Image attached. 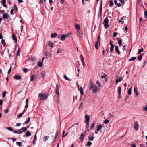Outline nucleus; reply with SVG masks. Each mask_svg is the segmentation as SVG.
<instances>
[{
    "label": "nucleus",
    "instance_id": "obj_35",
    "mask_svg": "<svg viewBox=\"0 0 147 147\" xmlns=\"http://www.w3.org/2000/svg\"><path fill=\"white\" fill-rule=\"evenodd\" d=\"M102 126L101 125H99L97 127V130L99 131H100L102 128Z\"/></svg>",
    "mask_w": 147,
    "mask_h": 147
},
{
    "label": "nucleus",
    "instance_id": "obj_8",
    "mask_svg": "<svg viewBox=\"0 0 147 147\" xmlns=\"http://www.w3.org/2000/svg\"><path fill=\"white\" fill-rule=\"evenodd\" d=\"M56 94L57 96V97L59 98V86L58 85H56Z\"/></svg>",
    "mask_w": 147,
    "mask_h": 147
},
{
    "label": "nucleus",
    "instance_id": "obj_38",
    "mask_svg": "<svg viewBox=\"0 0 147 147\" xmlns=\"http://www.w3.org/2000/svg\"><path fill=\"white\" fill-rule=\"evenodd\" d=\"M144 51V49L142 47H141L140 49H139L138 50V54H140L142 52H143Z\"/></svg>",
    "mask_w": 147,
    "mask_h": 147
},
{
    "label": "nucleus",
    "instance_id": "obj_3",
    "mask_svg": "<svg viewBox=\"0 0 147 147\" xmlns=\"http://www.w3.org/2000/svg\"><path fill=\"white\" fill-rule=\"evenodd\" d=\"M104 26L105 27V29L109 27V20L108 19V17H107L104 20Z\"/></svg>",
    "mask_w": 147,
    "mask_h": 147
},
{
    "label": "nucleus",
    "instance_id": "obj_5",
    "mask_svg": "<svg viewBox=\"0 0 147 147\" xmlns=\"http://www.w3.org/2000/svg\"><path fill=\"white\" fill-rule=\"evenodd\" d=\"M133 127L134 129H136L137 131H138V130L139 125L137 121H136L134 123Z\"/></svg>",
    "mask_w": 147,
    "mask_h": 147
},
{
    "label": "nucleus",
    "instance_id": "obj_53",
    "mask_svg": "<svg viewBox=\"0 0 147 147\" xmlns=\"http://www.w3.org/2000/svg\"><path fill=\"white\" fill-rule=\"evenodd\" d=\"M7 129H8L9 131H13V128L11 127H7Z\"/></svg>",
    "mask_w": 147,
    "mask_h": 147
},
{
    "label": "nucleus",
    "instance_id": "obj_24",
    "mask_svg": "<svg viewBox=\"0 0 147 147\" xmlns=\"http://www.w3.org/2000/svg\"><path fill=\"white\" fill-rule=\"evenodd\" d=\"M122 80V78L120 77L118 79H116L115 80L116 83L117 84L118 82H121Z\"/></svg>",
    "mask_w": 147,
    "mask_h": 147
},
{
    "label": "nucleus",
    "instance_id": "obj_55",
    "mask_svg": "<svg viewBox=\"0 0 147 147\" xmlns=\"http://www.w3.org/2000/svg\"><path fill=\"white\" fill-rule=\"evenodd\" d=\"M118 44L120 45H122V40L121 39L119 40V41H118Z\"/></svg>",
    "mask_w": 147,
    "mask_h": 147
},
{
    "label": "nucleus",
    "instance_id": "obj_61",
    "mask_svg": "<svg viewBox=\"0 0 147 147\" xmlns=\"http://www.w3.org/2000/svg\"><path fill=\"white\" fill-rule=\"evenodd\" d=\"M23 133V131H22V130H21V129L20 130H19L18 131V133L19 134L22 133Z\"/></svg>",
    "mask_w": 147,
    "mask_h": 147
},
{
    "label": "nucleus",
    "instance_id": "obj_52",
    "mask_svg": "<svg viewBox=\"0 0 147 147\" xmlns=\"http://www.w3.org/2000/svg\"><path fill=\"white\" fill-rule=\"evenodd\" d=\"M21 130L22 131L24 132L27 130V128L26 127H23L21 128Z\"/></svg>",
    "mask_w": 147,
    "mask_h": 147
},
{
    "label": "nucleus",
    "instance_id": "obj_26",
    "mask_svg": "<svg viewBox=\"0 0 147 147\" xmlns=\"http://www.w3.org/2000/svg\"><path fill=\"white\" fill-rule=\"evenodd\" d=\"M136 59V57H131L129 60V61H132L135 60Z\"/></svg>",
    "mask_w": 147,
    "mask_h": 147
},
{
    "label": "nucleus",
    "instance_id": "obj_30",
    "mask_svg": "<svg viewBox=\"0 0 147 147\" xmlns=\"http://www.w3.org/2000/svg\"><path fill=\"white\" fill-rule=\"evenodd\" d=\"M78 124V123H76L75 124L71 126L68 129V130H69L71 129L73 127H74L75 126V125H77Z\"/></svg>",
    "mask_w": 147,
    "mask_h": 147
},
{
    "label": "nucleus",
    "instance_id": "obj_10",
    "mask_svg": "<svg viewBox=\"0 0 147 147\" xmlns=\"http://www.w3.org/2000/svg\"><path fill=\"white\" fill-rule=\"evenodd\" d=\"M110 45L111 46L110 52H112V51L113 50L114 46L112 43V41L111 40L110 42Z\"/></svg>",
    "mask_w": 147,
    "mask_h": 147
},
{
    "label": "nucleus",
    "instance_id": "obj_15",
    "mask_svg": "<svg viewBox=\"0 0 147 147\" xmlns=\"http://www.w3.org/2000/svg\"><path fill=\"white\" fill-rule=\"evenodd\" d=\"M75 25V28L76 29L78 30V31L80 30V25L79 24H76Z\"/></svg>",
    "mask_w": 147,
    "mask_h": 147
},
{
    "label": "nucleus",
    "instance_id": "obj_1",
    "mask_svg": "<svg viewBox=\"0 0 147 147\" xmlns=\"http://www.w3.org/2000/svg\"><path fill=\"white\" fill-rule=\"evenodd\" d=\"M49 96V95L48 94L39 93L38 95V98L40 99L38 100V101L40 103L46 100Z\"/></svg>",
    "mask_w": 147,
    "mask_h": 147
},
{
    "label": "nucleus",
    "instance_id": "obj_37",
    "mask_svg": "<svg viewBox=\"0 0 147 147\" xmlns=\"http://www.w3.org/2000/svg\"><path fill=\"white\" fill-rule=\"evenodd\" d=\"M20 48H19L16 54L17 56H20Z\"/></svg>",
    "mask_w": 147,
    "mask_h": 147
},
{
    "label": "nucleus",
    "instance_id": "obj_46",
    "mask_svg": "<svg viewBox=\"0 0 147 147\" xmlns=\"http://www.w3.org/2000/svg\"><path fill=\"white\" fill-rule=\"evenodd\" d=\"M31 134V133L29 131H28V132H26V135L27 136H30Z\"/></svg>",
    "mask_w": 147,
    "mask_h": 147
},
{
    "label": "nucleus",
    "instance_id": "obj_51",
    "mask_svg": "<svg viewBox=\"0 0 147 147\" xmlns=\"http://www.w3.org/2000/svg\"><path fill=\"white\" fill-rule=\"evenodd\" d=\"M45 71H42L41 73V75L43 77H44L45 76Z\"/></svg>",
    "mask_w": 147,
    "mask_h": 147
},
{
    "label": "nucleus",
    "instance_id": "obj_39",
    "mask_svg": "<svg viewBox=\"0 0 147 147\" xmlns=\"http://www.w3.org/2000/svg\"><path fill=\"white\" fill-rule=\"evenodd\" d=\"M58 134H59V131H58V130H57L56 131L55 135L54 137V139H55L57 138L58 135Z\"/></svg>",
    "mask_w": 147,
    "mask_h": 147
},
{
    "label": "nucleus",
    "instance_id": "obj_19",
    "mask_svg": "<svg viewBox=\"0 0 147 147\" xmlns=\"http://www.w3.org/2000/svg\"><path fill=\"white\" fill-rule=\"evenodd\" d=\"M95 137L94 136H89L88 137V140L89 141H92L94 139V138Z\"/></svg>",
    "mask_w": 147,
    "mask_h": 147
},
{
    "label": "nucleus",
    "instance_id": "obj_28",
    "mask_svg": "<svg viewBox=\"0 0 147 147\" xmlns=\"http://www.w3.org/2000/svg\"><path fill=\"white\" fill-rule=\"evenodd\" d=\"M64 78L66 80L71 81V80L67 77L66 75H65L64 76Z\"/></svg>",
    "mask_w": 147,
    "mask_h": 147
},
{
    "label": "nucleus",
    "instance_id": "obj_25",
    "mask_svg": "<svg viewBox=\"0 0 147 147\" xmlns=\"http://www.w3.org/2000/svg\"><path fill=\"white\" fill-rule=\"evenodd\" d=\"M57 34L56 33H53L51 34V37L52 38L55 37L57 36Z\"/></svg>",
    "mask_w": 147,
    "mask_h": 147
},
{
    "label": "nucleus",
    "instance_id": "obj_50",
    "mask_svg": "<svg viewBox=\"0 0 147 147\" xmlns=\"http://www.w3.org/2000/svg\"><path fill=\"white\" fill-rule=\"evenodd\" d=\"M109 121L107 120V119H106L104 121V123L105 124H107L109 123Z\"/></svg>",
    "mask_w": 147,
    "mask_h": 147
},
{
    "label": "nucleus",
    "instance_id": "obj_44",
    "mask_svg": "<svg viewBox=\"0 0 147 147\" xmlns=\"http://www.w3.org/2000/svg\"><path fill=\"white\" fill-rule=\"evenodd\" d=\"M142 55H139L138 57V60L139 61H140L142 59Z\"/></svg>",
    "mask_w": 147,
    "mask_h": 147
},
{
    "label": "nucleus",
    "instance_id": "obj_47",
    "mask_svg": "<svg viewBox=\"0 0 147 147\" xmlns=\"http://www.w3.org/2000/svg\"><path fill=\"white\" fill-rule=\"evenodd\" d=\"M35 77V75H33L31 76L30 77V78H31V81H33L34 80V78Z\"/></svg>",
    "mask_w": 147,
    "mask_h": 147
},
{
    "label": "nucleus",
    "instance_id": "obj_18",
    "mask_svg": "<svg viewBox=\"0 0 147 147\" xmlns=\"http://www.w3.org/2000/svg\"><path fill=\"white\" fill-rule=\"evenodd\" d=\"M14 79L16 80H20L21 79L22 77L20 76L17 75L14 76Z\"/></svg>",
    "mask_w": 147,
    "mask_h": 147
},
{
    "label": "nucleus",
    "instance_id": "obj_56",
    "mask_svg": "<svg viewBox=\"0 0 147 147\" xmlns=\"http://www.w3.org/2000/svg\"><path fill=\"white\" fill-rule=\"evenodd\" d=\"M6 92L3 91L2 93V96L3 97H4L6 96Z\"/></svg>",
    "mask_w": 147,
    "mask_h": 147
},
{
    "label": "nucleus",
    "instance_id": "obj_40",
    "mask_svg": "<svg viewBox=\"0 0 147 147\" xmlns=\"http://www.w3.org/2000/svg\"><path fill=\"white\" fill-rule=\"evenodd\" d=\"M96 84L100 88L101 87V85L100 84V82L98 81H97L96 82Z\"/></svg>",
    "mask_w": 147,
    "mask_h": 147
},
{
    "label": "nucleus",
    "instance_id": "obj_17",
    "mask_svg": "<svg viewBox=\"0 0 147 147\" xmlns=\"http://www.w3.org/2000/svg\"><path fill=\"white\" fill-rule=\"evenodd\" d=\"M90 115H86L85 116V120L86 122L89 121Z\"/></svg>",
    "mask_w": 147,
    "mask_h": 147
},
{
    "label": "nucleus",
    "instance_id": "obj_33",
    "mask_svg": "<svg viewBox=\"0 0 147 147\" xmlns=\"http://www.w3.org/2000/svg\"><path fill=\"white\" fill-rule=\"evenodd\" d=\"M49 138V136H44L43 138V140L44 141H46L47 140H48V138Z\"/></svg>",
    "mask_w": 147,
    "mask_h": 147
},
{
    "label": "nucleus",
    "instance_id": "obj_36",
    "mask_svg": "<svg viewBox=\"0 0 147 147\" xmlns=\"http://www.w3.org/2000/svg\"><path fill=\"white\" fill-rule=\"evenodd\" d=\"M131 92H132V88H129V90H128V94L129 95H131Z\"/></svg>",
    "mask_w": 147,
    "mask_h": 147
},
{
    "label": "nucleus",
    "instance_id": "obj_20",
    "mask_svg": "<svg viewBox=\"0 0 147 147\" xmlns=\"http://www.w3.org/2000/svg\"><path fill=\"white\" fill-rule=\"evenodd\" d=\"M66 37V36L65 35H62L61 36V39L62 41H64L65 40V38Z\"/></svg>",
    "mask_w": 147,
    "mask_h": 147
},
{
    "label": "nucleus",
    "instance_id": "obj_6",
    "mask_svg": "<svg viewBox=\"0 0 147 147\" xmlns=\"http://www.w3.org/2000/svg\"><path fill=\"white\" fill-rule=\"evenodd\" d=\"M44 59L45 57H43L41 60H40V61L37 63V65L39 67H41L42 66Z\"/></svg>",
    "mask_w": 147,
    "mask_h": 147
},
{
    "label": "nucleus",
    "instance_id": "obj_4",
    "mask_svg": "<svg viewBox=\"0 0 147 147\" xmlns=\"http://www.w3.org/2000/svg\"><path fill=\"white\" fill-rule=\"evenodd\" d=\"M134 96L135 98L138 97L139 96V93L137 86H135L134 89Z\"/></svg>",
    "mask_w": 147,
    "mask_h": 147
},
{
    "label": "nucleus",
    "instance_id": "obj_12",
    "mask_svg": "<svg viewBox=\"0 0 147 147\" xmlns=\"http://www.w3.org/2000/svg\"><path fill=\"white\" fill-rule=\"evenodd\" d=\"M9 16L6 13H4L3 15V17L4 19H6L8 18Z\"/></svg>",
    "mask_w": 147,
    "mask_h": 147
},
{
    "label": "nucleus",
    "instance_id": "obj_16",
    "mask_svg": "<svg viewBox=\"0 0 147 147\" xmlns=\"http://www.w3.org/2000/svg\"><path fill=\"white\" fill-rule=\"evenodd\" d=\"M78 89L79 90H80L81 94L82 95H83L84 93L82 87H81L80 88L79 87L78 88Z\"/></svg>",
    "mask_w": 147,
    "mask_h": 147
},
{
    "label": "nucleus",
    "instance_id": "obj_7",
    "mask_svg": "<svg viewBox=\"0 0 147 147\" xmlns=\"http://www.w3.org/2000/svg\"><path fill=\"white\" fill-rule=\"evenodd\" d=\"M45 54L46 56V59H48L50 58L52 56V54L51 53L49 52H45Z\"/></svg>",
    "mask_w": 147,
    "mask_h": 147
},
{
    "label": "nucleus",
    "instance_id": "obj_57",
    "mask_svg": "<svg viewBox=\"0 0 147 147\" xmlns=\"http://www.w3.org/2000/svg\"><path fill=\"white\" fill-rule=\"evenodd\" d=\"M95 126V123H92L90 126V128L92 129H93Z\"/></svg>",
    "mask_w": 147,
    "mask_h": 147
},
{
    "label": "nucleus",
    "instance_id": "obj_41",
    "mask_svg": "<svg viewBox=\"0 0 147 147\" xmlns=\"http://www.w3.org/2000/svg\"><path fill=\"white\" fill-rule=\"evenodd\" d=\"M30 117H29L28 118V119L26 121V122L25 123V124H28L30 121Z\"/></svg>",
    "mask_w": 147,
    "mask_h": 147
},
{
    "label": "nucleus",
    "instance_id": "obj_49",
    "mask_svg": "<svg viewBox=\"0 0 147 147\" xmlns=\"http://www.w3.org/2000/svg\"><path fill=\"white\" fill-rule=\"evenodd\" d=\"M75 129L74 128H73L71 130V133L72 134H75Z\"/></svg>",
    "mask_w": 147,
    "mask_h": 147
},
{
    "label": "nucleus",
    "instance_id": "obj_27",
    "mask_svg": "<svg viewBox=\"0 0 147 147\" xmlns=\"http://www.w3.org/2000/svg\"><path fill=\"white\" fill-rule=\"evenodd\" d=\"M63 51V50L61 48H59L58 49V50L57 52V54H59V53H61Z\"/></svg>",
    "mask_w": 147,
    "mask_h": 147
},
{
    "label": "nucleus",
    "instance_id": "obj_58",
    "mask_svg": "<svg viewBox=\"0 0 147 147\" xmlns=\"http://www.w3.org/2000/svg\"><path fill=\"white\" fill-rule=\"evenodd\" d=\"M23 71L24 72L26 73L28 71V69L26 68H24L23 69Z\"/></svg>",
    "mask_w": 147,
    "mask_h": 147
},
{
    "label": "nucleus",
    "instance_id": "obj_60",
    "mask_svg": "<svg viewBox=\"0 0 147 147\" xmlns=\"http://www.w3.org/2000/svg\"><path fill=\"white\" fill-rule=\"evenodd\" d=\"M13 9L15 11H17L18 10L17 8L16 5H14L13 7Z\"/></svg>",
    "mask_w": 147,
    "mask_h": 147
},
{
    "label": "nucleus",
    "instance_id": "obj_42",
    "mask_svg": "<svg viewBox=\"0 0 147 147\" xmlns=\"http://www.w3.org/2000/svg\"><path fill=\"white\" fill-rule=\"evenodd\" d=\"M109 3H110L109 7H112L113 6V5L114 4L113 2L111 1H110Z\"/></svg>",
    "mask_w": 147,
    "mask_h": 147
},
{
    "label": "nucleus",
    "instance_id": "obj_11",
    "mask_svg": "<svg viewBox=\"0 0 147 147\" xmlns=\"http://www.w3.org/2000/svg\"><path fill=\"white\" fill-rule=\"evenodd\" d=\"M80 57L81 60L82 62L83 66L84 67V65H85V63H84V59L83 58V56L82 55H80Z\"/></svg>",
    "mask_w": 147,
    "mask_h": 147
},
{
    "label": "nucleus",
    "instance_id": "obj_48",
    "mask_svg": "<svg viewBox=\"0 0 147 147\" xmlns=\"http://www.w3.org/2000/svg\"><path fill=\"white\" fill-rule=\"evenodd\" d=\"M16 144L18 146H19L20 147L22 145V143L20 142H16Z\"/></svg>",
    "mask_w": 147,
    "mask_h": 147
},
{
    "label": "nucleus",
    "instance_id": "obj_23",
    "mask_svg": "<svg viewBox=\"0 0 147 147\" xmlns=\"http://www.w3.org/2000/svg\"><path fill=\"white\" fill-rule=\"evenodd\" d=\"M24 112H22L19 115H18L17 116V117L18 118H21L22 116L24 115Z\"/></svg>",
    "mask_w": 147,
    "mask_h": 147
},
{
    "label": "nucleus",
    "instance_id": "obj_9",
    "mask_svg": "<svg viewBox=\"0 0 147 147\" xmlns=\"http://www.w3.org/2000/svg\"><path fill=\"white\" fill-rule=\"evenodd\" d=\"M102 2L101 5L100 6L99 9V16H100V17L101 16L102 14Z\"/></svg>",
    "mask_w": 147,
    "mask_h": 147
},
{
    "label": "nucleus",
    "instance_id": "obj_13",
    "mask_svg": "<svg viewBox=\"0 0 147 147\" xmlns=\"http://www.w3.org/2000/svg\"><path fill=\"white\" fill-rule=\"evenodd\" d=\"M78 34L80 37L81 38L82 36L83 33L82 31L80 30L78 31Z\"/></svg>",
    "mask_w": 147,
    "mask_h": 147
},
{
    "label": "nucleus",
    "instance_id": "obj_64",
    "mask_svg": "<svg viewBox=\"0 0 147 147\" xmlns=\"http://www.w3.org/2000/svg\"><path fill=\"white\" fill-rule=\"evenodd\" d=\"M117 33L116 32H114L113 34V36L115 37L117 36Z\"/></svg>",
    "mask_w": 147,
    "mask_h": 147
},
{
    "label": "nucleus",
    "instance_id": "obj_32",
    "mask_svg": "<svg viewBox=\"0 0 147 147\" xmlns=\"http://www.w3.org/2000/svg\"><path fill=\"white\" fill-rule=\"evenodd\" d=\"M87 143H88L87 145V144H86V146H90L92 144V142L90 141L88 142H87Z\"/></svg>",
    "mask_w": 147,
    "mask_h": 147
},
{
    "label": "nucleus",
    "instance_id": "obj_14",
    "mask_svg": "<svg viewBox=\"0 0 147 147\" xmlns=\"http://www.w3.org/2000/svg\"><path fill=\"white\" fill-rule=\"evenodd\" d=\"M36 135H37V132H36V133L34 135V138L33 141V144L34 145H35L36 143V139H37Z\"/></svg>",
    "mask_w": 147,
    "mask_h": 147
},
{
    "label": "nucleus",
    "instance_id": "obj_54",
    "mask_svg": "<svg viewBox=\"0 0 147 147\" xmlns=\"http://www.w3.org/2000/svg\"><path fill=\"white\" fill-rule=\"evenodd\" d=\"M95 47L96 49H98V42H96L95 45Z\"/></svg>",
    "mask_w": 147,
    "mask_h": 147
},
{
    "label": "nucleus",
    "instance_id": "obj_45",
    "mask_svg": "<svg viewBox=\"0 0 147 147\" xmlns=\"http://www.w3.org/2000/svg\"><path fill=\"white\" fill-rule=\"evenodd\" d=\"M1 43L4 46H5L6 45V43L3 39H2L1 40Z\"/></svg>",
    "mask_w": 147,
    "mask_h": 147
},
{
    "label": "nucleus",
    "instance_id": "obj_21",
    "mask_svg": "<svg viewBox=\"0 0 147 147\" xmlns=\"http://www.w3.org/2000/svg\"><path fill=\"white\" fill-rule=\"evenodd\" d=\"M115 50H116V52L118 54H120V51L118 49V47L117 46H115Z\"/></svg>",
    "mask_w": 147,
    "mask_h": 147
},
{
    "label": "nucleus",
    "instance_id": "obj_29",
    "mask_svg": "<svg viewBox=\"0 0 147 147\" xmlns=\"http://www.w3.org/2000/svg\"><path fill=\"white\" fill-rule=\"evenodd\" d=\"M84 134L83 133L81 134L80 137V140H83L84 136Z\"/></svg>",
    "mask_w": 147,
    "mask_h": 147
},
{
    "label": "nucleus",
    "instance_id": "obj_31",
    "mask_svg": "<svg viewBox=\"0 0 147 147\" xmlns=\"http://www.w3.org/2000/svg\"><path fill=\"white\" fill-rule=\"evenodd\" d=\"M118 91L119 94V95H121V88L119 86L118 87Z\"/></svg>",
    "mask_w": 147,
    "mask_h": 147
},
{
    "label": "nucleus",
    "instance_id": "obj_43",
    "mask_svg": "<svg viewBox=\"0 0 147 147\" xmlns=\"http://www.w3.org/2000/svg\"><path fill=\"white\" fill-rule=\"evenodd\" d=\"M83 105V103L82 102L80 105L79 106V107L78 108L79 109H80L82 107Z\"/></svg>",
    "mask_w": 147,
    "mask_h": 147
},
{
    "label": "nucleus",
    "instance_id": "obj_62",
    "mask_svg": "<svg viewBox=\"0 0 147 147\" xmlns=\"http://www.w3.org/2000/svg\"><path fill=\"white\" fill-rule=\"evenodd\" d=\"M89 121L86 122V126L87 127H88L89 125Z\"/></svg>",
    "mask_w": 147,
    "mask_h": 147
},
{
    "label": "nucleus",
    "instance_id": "obj_59",
    "mask_svg": "<svg viewBox=\"0 0 147 147\" xmlns=\"http://www.w3.org/2000/svg\"><path fill=\"white\" fill-rule=\"evenodd\" d=\"M143 109L145 111H147V105H146L143 108Z\"/></svg>",
    "mask_w": 147,
    "mask_h": 147
},
{
    "label": "nucleus",
    "instance_id": "obj_22",
    "mask_svg": "<svg viewBox=\"0 0 147 147\" xmlns=\"http://www.w3.org/2000/svg\"><path fill=\"white\" fill-rule=\"evenodd\" d=\"M54 44L51 42L49 41L48 42V45L51 47V48H53V47Z\"/></svg>",
    "mask_w": 147,
    "mask_h": 147
},
{
    "label": "nucleus",
    "instance_id": "obj_34",
    "mask_svg": "<svg viewBox=\"0 0 147 147\" xmlns=\"http://www.w3.org/2000/svg\"><path fill=\"white\" fill-rule=\"evenodd\" d=\"M12 39L15 40V42H17V40L16 38L15 37V35L14 34H13L12 36Z\"/></svg>",
    "mask_w": 147,
    "mask_h": 147
},
{
    "label": "nucleus",
    "instance_id": "obj_2",
    "mask_svg": "<svg viewBox=\"0 0 147 147\" xmlns=\"http://www.w3.org/2000/svg\"><path fill=\"white\" fill-rule=\"evenodd\" d=\"M100 89V88L98 87L96 85H94L91 81L90 84V86L89 89L92 90V92L93 93H96Z\"/></svg>",
    "mask_w": 147,
    "mask_h": 147
},
{
    "label": "nucleus",
    "instance_id": "obj_63",
    "mask_svg": "<svg viewBox=\"0 0 147 147\" xmlns=\"http://www.w3.org/2000/svg\"><path fill=\"white\" fill-rule=\"evenodd\" d=\"M11 69H12L11 67H10L9 69L8 70V71L7 72V73L8 74H9L10 73V72L11 71Z\"/></svg>",
    "mask_w": 147,
    "mask_h": 147
}]
</instances>
